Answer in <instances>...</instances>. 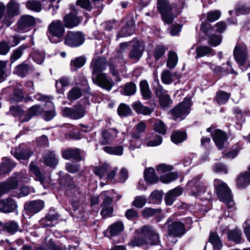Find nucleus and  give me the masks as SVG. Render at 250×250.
Returning <instances> with one entry per match:
<instances>
[{"label": "nucleus", "mask_w": 250, "mask_h": 250, "mask_svg": "<svg viewBox=\"0 0 250 250\" xmlns=\"http://www.w3.org/2000/svg\"><path fill=\"white\" fill-rule=\"evenodd\" d=\"M136 233L138 236L132 239L129 244L132 247L156 245L160 242L158 234L151 227L144 226L136 230Z\"/></svg>", "instance_id": "obj_1"}, {"label": "nucleus", "mask_w": 250, "mask_h": 250, "mask_svg": "<svg viewBox=\"0 0 250 250\" xmlns=\"http://www.w3.org/2000/svg\"><path fill=\"white\" fill-rule=\"evenodd\" d=\"M113 193V190L104 191L101 193L99 196H92L91 198V205L92 206L98 204L100 202V198L103 199V202L101 205L102 209L101 214L103 217H110L113 213V208L112 203Z\"/></svg>", "instance_id": "obj_2"}, {"label": "nucleus", "mask_w": 250, "mask_h": 250, "mask_svg": "<svg viewBox=\"0 0 250 250\" xmlns=\"http://www.w3.org/2000/svg\"><path fill=\"white\" fill-rule=\"evenodd\" d=\"M64 33V26L62 21L56 20L48 25L47 35L51 42L56 43L62 41Z\"/></svg>", "instance_id": "obj_3"}, {"label": "nucleus", "mask_w": 250, "mask_h": 250, "mask_svg": "<svg viewBox=\"0 0 250 250\" xmlns=\"http://www.w3.org/2000/svg\"><path fill=\"white\" fill-rule=\"evenodd\" d=\"M214 190L219 200L226 204L229 208H231V206L229 207V204L233 201V196L231 189L227 184L222 182L216 186L214 185Z\"/></svg>", "instance_id": "obj_4"}, {"label": "nucleus", "mask_w": 250, "mask_h": 250, "mask_svg": "<svg viewBox=\"0 0 250 250\" xmlns=\"http://www.w3.org/2000/svg\"><path fill=\"white\" fill-rule=\"evenodd\" d=\"M18 180L22 182H28V179L27 174L19 173L16 177H12L9 178L7 182L0 183V196L7 193L9 190L16 188L18 185Z\"/></svg>", "instance_id": "obj_5"}, {"label": "nucleus", "mask_w": 250, "mask_h": 250, "mask_svg": "<svg viewBox=\"0 0 250 250\" xmlns=\"http://www.w3.org/2000/svg\"><path fill=\"white\" fill-rule=\"evenodd\" d=\"M157 9L165 22L170 24L173 22L172 7L167 0H158Z\"/></svg>", "instance_id": "obj_6"}, {"label": "nucleus", "mask_w": 250, "mask_h": 250, "mask_svg": "<svg viewBox=\"0 0 250 250\" xmlns=\"http://www.w3.org/2000/svg\"><path fill=\"white\" fill-rule=\"evenodd\" d=\"M91 79L94 84L107 91H110L114 85L113 81L104 73H92Z\"/></svg>", "instance_id": "obj_7"}, {"label": "nucleus", "mask_w": 250, "mask_h": 250, "mask_svg": "<svg viewBox=\"0 0 250 250\" xmlns=\"http://www.w3.org/2000/svg\"><path fill=\"white\" fill-rule=\"evenodd\" d=\"M201 175H198L188 181V186L191 187L189 195L198 197L207 191V187L200 181Z\"/></svg>", "instance_id": "obj_8"}, {"label": "nucleus", "mask_w": 250, "mask_h": 250, "mask_svg": "<svg viewBox=\"0 0 250 250\" xmlns=\"http://www.w3.org/2000/svg\"><path fill=\"white\" fill-rule=\"evenodd\" d=\"M71 12L63 17L64 26L68 28H72L78 26L82 21V17L78 16V9L75 5H70Z\"/></svg>", "instance_id": "obj_9"}, {"label": "nucleus", "mask_w": 250, "mask_h": 250, "mask_svg": "<svg viewBox=\"0 0 250 250\" xmlns=\"http://www.w3.org/2000/svg\"><path fill=\"white\" fill-rule=\"evenodd\" d=\"M157 85H154L153 90L156 97L159 99L160 105L162 108H166L172 104V100L170 98V96L167 94V91L164 89L157 80Z\"/></svg>", "instance_id": "obj_10"}, {"label": "nucleus", "mask_w": 250, "mask_h": 250, "mask_svg": "<svg viewBox=\"0 0 250 250\" xmlns=\"http://www.w3.org/2000/svg\"><path fill=\"white\" fill-rule=\"evenodd\" d=\"M84 41L83 35L80 32H74L69 31L64 38L65 45L72 47H78L81 45Z\"/></svg>", "instance_id": "obj_11"}, {"label": "nucleus", "mask_w": 250, "mask_h": 250, "mask_svg": "<svg viewBox=\"0 0 250 250\" xmlns=\"http://www.w3.org/2000/svg\"><path fill=\"white\" fill-rule=\"evenodd\" d=\"M188 112V101L187 97L184 101L171 109L169 113L171 115L173 120H179L180 121L186 118Z\"/></svg>", "instance_id": "obj_12"}, {"label": "nucleus", "mask_w": 250, "mask_h": 250, "mask_svg": "<svg viewBox=\"0 0 250 250\" xmlns=\"http://www.w3.org/2000/svg\"><path fill=\"white\" fill-rule=\"evenodd\" d=\"M233 56L239 68L246 65L248 57V52L246 48L236 46L233 50Z\"/></svg>", "instance_id": "obj_13"}, {"label": "nucleus", "mask_w": 250, "mask_h": 250, "mask_svg": "<svg viewBox=\"0 0 250 250\" xmlns=\"http://www.w3.org/2000/svg\"><path fill=\"white\" fill-rule=\"evenodd\" d=\"M211 135L218 150H222L225 147V143L228 140V137L224 131L216 129L214 133H211Z\"/></svg>", "instance_id": "obj_14"}, {"label": "nucleus", "mask_w": 250, "mask_h": 250, "mask_svg": "<svg viewBox=\"0 0 250 250\" xmlns=\"http://www.w3.org/2000/svg\"><path fill=\"white\" fill-rule=\"evenodd\" d=\"M145 50L143 43L140 42H136L131 46V49L128 54L129 58L134 61H138L142 56Z\"/></svg>", "instance_id": "obj_15"}, {"label": "nucleus", "mask_w": 250, "mask_h": 250, "mask_svg": "<svg viewBox=\"0 0 250 250\" xmlns=\"http://www.w3.org/2000/svg\"><path fill=\"white\" fill-rule=\"evenodd\" d=\"M185 232V227L182 222H174L168 227L167 233L169 236L181 237Z\"/></svg>", "instance_id": "obj_16"}, {"label": "nucleus", "mask_w": 250, "mask_h": 250, "mask_svg": "<svg viewBox=\"0 0 250 250\" xmlns=\"http://www.w3.org/2000/svg\"><path fill=\"white\" fill-rule=\"evenodd\" d=\"M36 23V19L28 15L22 16L17 22L19 31H23L29 27L34 26Z\"/></svg>", "instance_id": "obj_17"}, {"label": "nucleus", "mask_w": 250, "mask_h": 250, "mask_svg": "<svg viewBox=\"0 0 250 250\" xmlns=\"http://www.w3.org/2000/svg\"><path fill=\"white\" fill-rule=\"evenodd\" d=\"M30 171L36 176L35 180L39 181L41 184L45 188V184L49 183L50 180L49 177H46L42 173L39 168L35 162H32L29 166Z\"/></svg>", "instance_id": "obj_18"}, {"label": "nucleus", "mask_w": 250, "mask_h": 250, "mask_svg": "<svg viewBox=\"0 0 250 250\" xmlns=\"http://www.w3.org/2000/svg\"><path fill=\"white\" fill-rule=\"evenodd\" d=\"M236 187L244 189L250 185V172L248 171L241 172L236 179Z\"/></svg>", "instance_id": "obj_19"}, {"label": "nucleus", "mask_w": 250, "mask_h": 250, "mask_svg": "<svg viewBox=\"0 0 250 250\" xmlns=\"http://www.w3.org/2000/svg\"><path fill=\"white\" fill-rule=\"evenodd\" d=\"M107 65V61L105 58L101 57L93 60L90 64L92 73L102 72L106 69Z\"/></svg>", "instance_id": "obj_20"}, {"label": "nucleus", "mask_w": 250, "mask_h": 250, "mask_svg": "<svg viewBox=\"0 0 250 250\" xmlns=\"http://www.w3.org/2000/svg\"><path fill=\"white\" fill-rule=\"evenodd\" d=\"M183 189L180 187L170 190L166 194L165 201L167 206H171L177 197L182 194Z\"/></svg>", "instance_id": "obj_21"}, {"label": "nucleus", "mask_w": 250, "mask_h": 250, "mask_svg": "<svg viewBox=\"0 0 250 250\" xmlns=\"http://www.w3.org/2000/svg\"><path fill=\"white\" fill-rule=\"evenodd\" d=\"M17 208L16 201L11 199L7 198L0 201V211L9 213L14 211Z\"/></svg>", "instance_id": "obj_22"}, {"label": "nucleus", "mask_w": 250, "mask_h": 250, "mask_svg": "<svg viewBox=\"0 0 250 250\" xmlns=\"http://www.w3.org/2000/svg\"><path fill=\"white\" fill-rule=\"evenodd\" d=\"M42 112V109L40 105H33L27 109V113L21 119V123L28 122L33 117L40 115Z\"/></svg>", "instance_id": "obj_23"}, {"label": "nucleus", "mask_w": 250, "mask_h": 250, "mask_svg": "<svg viewBox=\"0 0 250 250\" xmlns=\"http://www.w3.org/2000/svg\"><path fill=\"white\" fill-rule=\"evenodd\" d=\"M44 207V203L41 200H36L26 203L24 205V208L27 211L36 213L42 210Z\"/></svg>", "instance_id": "obj_24"}, {"label": "nucleus", "mask_w": 250, "mask_h": 250, "mask_svg": "<svg viewBox=\"0 0 250 250\" xmlns=\"http://www.w3.org/2000/svg\"><path fill=\"white\" fill-rule=\"evenodd\" d=\"M208 242L212 245L213 250H220L223 246L219 236L216 231L210 232Z\"/></svg>", "instance_id": "obj_25"}, {"label": "nucleus", "mask_w": 250, "mask_h": 250, "mask_svg": "<svg viewBox=\"0 0 250 250\" xmlns=\"http://www.w3.org/2000/svg\"><path fill=\"white\" fill-rule=\"evenodd\" d=\"M20 4L15 0H11L7 5V15L12 18L20 15Z\"/></svg>", "instance_id": "obj_26"}, {"label": "nucleus", "mask_w": 250, "mask_h": 250, "mask_svg": "<svg viewBox=\"0 0 250 250\" xmlns=\"http://www.w3.org/2000/svg\"><path fill=\"white\" fill-rule=\"evenodd\" d=\"M140 88L141 95L144 100H149L152 97L151 91L148 83L146 80H143L140 82Z\"/></svg>", "instance_id": "obj_27"}, {"label": "nucleus", "mask_w": 250, "mask_h": 250, "mask_svg": "<svg viewBox=\"0 0 250 250\" xmlns=\"http://www.w3.org/2000/svg\"><path fill=\"white\" fill-rule=\"evenodd\" d=\"M132 106L137 113L145 115L150 114L153 111L151 108L144 105L140 101L133 103Z\"/></svg>", "instance_id": "obj_28"}, {"label": "nucleus", "mask_w": 250, "mask_h": 250, "mask_svg": "<svg viewBox=\"0 0 250 250\" xmlns=\"http://www.w3.org/2000/svg\"><path fill=\"white\" fill-rule=\"evenodd\" d=\"M242 235V231L237 229L229 230L227 232L228 240L233 241L237 244L241 243Z\"/></svg>", "instance_id": "obj_29"}, {"label": "nucleus", "mask_w": 250, "mask_h": 250, "mask_svg": "<svg viewBox=\"0 0 250 250\" xmlns=\"http://www.w3.org/2000/svg\"><path fill=\"white\" fill-rule=\"evenodd\" d=\"M16 165V163L12 162L10 159H3L0 166V174H3L10 172Z\"/></svg>", "instance_id": "obj_30"}, {"label": "nucleus", "mask_w": 250, "mask_h": 250, "mask_svg": "<svg viewBox=\"0 0 250 250\" xmlns=\"http://www.w3.org/2000/svg\"><path fill=\"white\" fill-rule=\"evenodd\" d=\"M144 177L145 180L151 184L156 183L158 179L155 169L153 167H149L145 170Z\"/></svg>", "instance_id": "obj_31"}, {"label": "nucleus", "mask_w": 250, "mask_h": 250, "mask_svg": "<svg viewBox=\"0 0 250 250\" xmlns=\"http://www.w3.org/2000/svg\"><path fill=\"white\" fill-rule=\"evenodd\" d=\"M124 230V225L121 222H117L110 225L107 229L111 236L119 235Z\"/></svg>", "instance_id": "obj_32"}, {"label": "nucleus", "mask_w": 250, "mask_h": 250, "mask_svg": "<svg viewBox=\"0 0 250 250\" xmlns=\"http://www.w3.org/2000/svg\"><path fill=\"white\" fill-rule=\"evenodd\" d=\"M46 105L50 107L51 109L44 111L42 117L45 121H49L56 116L55 107L52 102H46Z\"/></svg>", "instance_id": "obj_33"}, {"label": "nucleus", "mask_w": 250, "mask_h": 250, "mask_svg": "<svg viewBox=\"0 0 250 250\" xmlns=\"http://www.w3.org/2000/svg\"><path fill=\"white\" fill-rule=\"evenodd\" d=\"M186 138L187 133L185 131H174L170 136L171 141L176 144L182 143L186 139Z\"/></svg>", "instance_id": "obj_34"}, {"label": "nucleus", "mask_w": 250, "mask_h": 250, "mask_svg": "<svg viewBox=\"0 0 250 250\" xmlns=\"http://www.w3.org/2000/svg\"><path fill=\"white\" fill-rule=\"evenodd\" d=\"M86 62V59L83 56H80L75 58L70 62L71 70L75 71L82 67Z\"/></svg>", "instance_id": "obj_35"}, {"label": "nucleus", "mask_w": 250, "mask_h": 250, "mask_svg": "<svg viewBox=\"0 0 250 250\" xmlns=\"http://www.w3.org/2000/svg\"><path fill=\"white\" fill-rule=\"evenodd\" d=\"M85 154L83 150L78 148H67L62 150V156H81Z\"/></svg>", "instance_id": "obj_36"}, {"label": "nucleus", "mask_w": 250, "mask_h": 250, "mask_svg": "<svg viewBox=\"0 0 250 250\" xmlns=\"http://www.w3.org/2000/svg\"><path fill=\"white\" fill-rule=\"evenodd\" d=\"M134 24L132 22L127 23L118 34L117 38L130 36L134 33Z\"/></svg>", "instance_id": "obj_37"}, {"label": "nucleus", "mask_w": 250, "mask_h": 250, "mask_svg": "<svg viewBox=\"0 0 250 250\" xmlns=\"http://www.w3.org/2000/svg\"><path fill=\"white\" fill-rule=\"evenodd\" d=\"M176 75V73L172 74L169 70L165 69L162 72L161 80L164 84H171L174 81V78Z\"/></svg>", "instance_id": "obj_38"}, {"label": "nucleus", "mask_w": 250, "mask_h": 250, "mask_svg": "<svg viewBox=\"0 0 250 250\" xmlns=\"http://www.w3.org/2000/svg\"><path fill=\"white\" fill-rule=\"evenodd\" d=\"M243 149V146L240 142L233 145L228 151L225 150L223 152V156H237L240 150Z\"/></svg>", "instance_id": "obj_39"}, {"label": "nucleus", "mask_w": 250, "mask_h": 250, "mask_svg": "<svg viewBox=\"0 0 250 250\" xmlns=\"http://www.w3.org/2000/svg\"><path fill=\"white\" fill-rule=\"evenodd\" d=\"M109 169H110V165L107 163H104L99 166L95 167L94 172L95 175L99 176L100 178H102L107 172V170Z\"/></svg>", "instance_id": "obj_40"}, {"label": "nucleus", "mask_w": 250, "mask_h": 250, "mask_svg": "<svg viewBox=\"0 0 250 250\" xmlns=\"http://www.w3.org/2000/svg\"><path fill=\"white\" fill-rule=\"evenodd\" d=\"M178 62V56L176 53L173 51H170L167 54V66L170 69H173Z\"/></svg>", "instance_id": "obj_41"}, {"label": "nucleus", "mask_w": 250, "mask_h": 250, "mask_svg": "<svg viewBox=\"0 0 250 250\" xmlns=\"http://www.w3.org/2000/svg\"><path fill=\"white\" fill-rule=\"evenodd\" d=\"M26 8L31 11L40 12L42 10V4L40 1L29 0L26 2Z\"/></svg>", "instance_id": "obj_42"}, {"label": "nucleus", "mask_w": 250, "mask_h": 250, "mask_svg": "<svg viewBox=\"0 0 250 250\" xmlns=\"http://www.w3.org/2000/svg\"><path fill=\"white\" fill-rule=\"evenodd\" d=\"M72 110L74 120L80 119L83 117L85 114V108L79 103H78L72 107Z\"/></svg>", "instance_id": "obj_43"}, {"label": "nucleus", "mask_w": 250, "mask_h": 250, "mask_svg": "<svg viewBox=\"0 0 250 250\" xmlns=\"http://www.w3.org/2000/svg\"><path fill=\"white\" fill-rule=\"evenodd\" d=\"M103 150L110 155H121L124 148L122 146H106L103 147Z\"/></svg>", "instance_id": "obj_44"}, {"label": "nucleus", "mask_w": 250, "mask_h": 250, "mask_svg": "<svg viewBox=\"0 0 250 250\" xmlns=\"http://www.w3.org/2000/svg\"><path fill=\"white\" fill-rule=\"evenodd\" d=\"M178 177V174L177 172H170L161 175L160 177V181L163 183L168 184L176 180Z\"/></svg>", "instance_id": "obj_45"}, {"label": "nucleus", "mask_w": 250, "mask_h": 250, "mask_svg": "<svg viewBox=\"0 0 250 250\" xmlns=\"http://www.w3.org/2000/svg\"><path fill=\"white\" fill-rule=\"evenodd\" d=\"M82 96V91L79 87H74L67 93V98L70 101H74Z\"/></svg>", "instance_id": "obj_46"}, {"label": "nucleus", "mask_w": 250, "mask_h": 250, "mask_svg": "<svg viewBox=\"0 0 250 250\" xmlns=\"http://www.w3.org/2000/svg\"><path fill=\"white\" fill-rule=\"evenodd\" d=\"M230 97V93L219 90L216 93V100L219 104H226Z\"/></svg>", "instance_id": "obj_47"}, {"label": "nucleus", "mask_w": 250, "mask_h": 250, "mask_svg": "<svg viewBox=\"0 0 250 250\" xmlns=\"http://www.w3.org/2000/svg\"><path fill=\"white\" fill-rule=\"evenodd\" d=\"M208 44L212 47H216L221 44L223 36L221 35L212 34L207 36Z\"/></svg>", "instance_id": "obj_48"}, {"label": "nucleus", "mask_w": 250, "mask_h": 250, "mask_svg": "<svg viewBox=\"0 0 250 250\" xmlns=\"http://www.w3.org/2000/svg\"><path fill=\"white\" fill-rule=\"evenodd\" d=\"M19 224L14 221H9L4 225V229L11 234L16 233L19 230Z\"/></svg>", "instance_id": "obj_49"}, {"label": "nucleus", "mask_w": 250, "mask_h": 250, "mask_svg": "<svg viewBox=\"0 0 250 250\" xmlns=\"http://www.w3.org/2000/svg\"><path fill=\"white\" fill-rule=\"evenodd\" d=\"M212 49L208 46H200L196 49V58L210 54Z\"/></svg>", "instance_id": "obj_50"}, {"label": "nucleus", "mask_w": 250, "mask_h": 250, "mask_svg": "<svg viewBox=\"0 0 250 250\" xmlns=\"http://www.w3.org/2000/svg\"><path fill=\"white\" fill-rule=\"evenodd\" d=\"M22 148V146H20L18 149L15 148L14 150H11L12 153H14V156H30L34 155V151L31 149L26 148L22 149L21 151L20 150Z\"/></svg>", "instance_id": "obj_51"}, {"label": "nucleus", "mask_w": 250, "mask_h": 250, "mask_svg": "<svg viewBox=\"0 0 250 250\" xmlns=\"http://www.w3.org/2000/svg\"><path fill=\"white\" fill-rule=\"evenodd\" d=\"M213 29L214 27L208 22L207 21H202L200 25V30L205 35L204 37L202 36V38L206 39V37L209 35V32L213 30Z\"/></svg>", "instance_id": "obj_52"}, {"label": "nucleus", "mask_w": 250, "mask_h": 250, "mask_svg": "<svg viewBox=\"0 0 250 250\" xmlns=\"http://www.w3.org/2000/svg\"><path fill=\"white\" fill-rule=\"evenodd\" d=\"M23 98L24 94L22 90L21 89H16L9 101L11 103L21 102L22 101Z\"/></svg>", "instance_id": "obj_53"}, {"label": "nucleus", "mask_w": 250, "mask_h": 250, "mask_svg": "<svg viewBox=\"0 0 250 250\" xmlns=\"http://www.w3.org/2000/svg\"><path fill=\"white\" fill-rule=\"evenodd\" d=\"M117 58H114L111 59L109 62V67L110 69V72L113 76H114L116 77V81L118 82L121 80L119 76V72L118 70L116 69V66L115 65V63L117 62Z\"/></svg>", "instance_id": "obj_54"}, {"label": "nucleus", "mask_w": 250, "mask_h": 250, "mask_svg": "<svg viewBox=\"0 0 250 250\" xmlns=\"http://www.w3.org/2000/svg\"><path fill=\"white\" fill-rule=\"evenodd\" d=\"M32 69V67L26 63H21L16 68L17 74L21 77H24L29 70Z\"/></svg>", "instance_id": "obj_55"}, {"label": "nucleus", "mask_w": 250, "mask_h": 250, "mask_svg": "<svg viewBox=\"0 0 250 250\" xmlns=\"http://www.w3.org/2000/svg\"><path fill=\"white\" fill-rule=\"evenodd\" d=\"M167 48L164 45H158L155 46L154 51L153 55L156 61L159 60L165 54Z\"/></svg>", "instance_id": "obj_56"}, {"label": "nucleus", "mask_w": 250, "mask_h": 250, "mask_svg": "<svg viewBox=\"0 0 250 250\" xmlns=\"http://www.w3.org/2000/svg\"><path fill=\"white\" fill-rule=\"evenodd\" d=\"M117 111L119 116L123 117L129 116L132 113L130 107L125 104H120Z\"/></svg>", "instance_id": "obj_57"}, {"label": "nucleus", "mask_w": 250, "mask_h": 250, "mask_svg": "<svg viewBox=\"0 0 250 250\" xmlns=\"http://www.w3.org/2000/svg\"><path fill=\"white\" fill-rule=\"evenodd\" d=\"M136 91V84L132 83L129 82L126 83L124 88V94L127 96H130L134 94Z\"/></svg>", "instance_id": "obj_58"}, {"label": "nucleus", "mask_w": 250, "mask_h": 250, "mask_svg": "<svg viewBox=\"0 0 250 250\" xmlns=\"http://www.w3.org/2000/svg\"><path fill=\"white\" fill-rule=\"evenodd\" d=\"M146 202V199L143 196H137L135 197L132 203V206L138 208H142Z\"/></svg>", "instance_id": "obj_59"}, {"label": "nucleus", "mask_w": 250, "mask_h": 250, "mask_svg": "<svg viewBox=\"0 0 250 250\" xmlns=\"http://www.w3.org/2000/svg\"><path fill=\"white\" fill-rule=\"evenodd\" d=\"M7 61L0 60V82L3 81L7 76Z\"/></svg>", "instance_id": "obj_60"}, {"label": "nucleus", "mask_w": 250, "mask_h": 250, "mask_svg": "<svg viewBox=\"0 0 250 250\" xmlns=\"http://www.w3.org/2000/svg\"><path fill=\"white\" fill-rule=\"evenodd\" d=\"M221 14V12L219 10L209 11L207 14V21L208 22H214L219 19Z\"/></svg>", "instance_id": "obj_61"}, {"label": "nucleus", "mask_w": 250, "mask_h": 250, "mask_svg": "<svg viewBox=\"0 0 250 250\" xmlns=\"http://www.w3.org/2000/svg\"><path fill=\"white\" fill-rule=\"evenodd\" d=\"M10 111L14 116L19 117L21 122V119L23 118L22 116L24 115V111L20 106L16 105L10 106Z\"/></svg>", "instance_id": "obj_62"}, {"label": "nucleus", "mask_w": 250, "mask_h": 250, "mask_svg": "<svg viewBox=\"0 0 250 250\" xmlns=\"http://www.w3.org/2000/svg\"><path fill=\"white\" fill-rule=\"evenodd\" d=\"M154 128L155 131L163 135L166 134L167 129L165 124L160 120H157L155 122Z\"/></svg>", "instance_id": "obj_63"}, {"label": "nucleus", "mask_w": 250, "mask_h": 250, "mask_svg": "<svg viewBox=\"0 0 250 250\" xmlns=\"http://www.w3.org/2000/svg\"><path fill=\"white\" fill-rule=\"evenodd\" d=\"M162 143V138L161 136L156 135L153 138L148 140L146 142L147 146H156L160 145Z\"/></svg>", "instance_id": "obj_64"}]
</instances>
